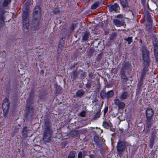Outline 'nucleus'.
Listing matches in <instances>:
<instances>
[{"instance_id":"1","label":"nucleus","mask_w":158,"mask_h":158,"mask_svg":"<svg viewBox=\"0 0 158 158\" xmlns=\"http://www.w3.org/2000/svg\"><path fill=\"white\" fill-rule=\"evenodd\" d=\"M44 124L43 129L44 141L45 143H49L51 141V138L53 132L52 123L48 118L44 120Z\"/></svg>"},{"instance_id":"2","label":"nucleus","mask_w":158,"mask_h":158,"mask_svg":"<svg viewBox=\"0 0 158 158\" xmlns=\"http://www.w3.org/2000/svg\"><path fill=\"white\" fill-rule=\"evenodd\" d=\"M41 10L39 6H36L33 12V17L32 19V29L33 30H38L39 29V23L41 19Z\"/></svg>"},{"instance_id":"3","label":"nucleus","mask_w":158,"mask_h":158,"mask_svg":"<svg viewBox=\"0 0 158 158\" xmlns=\"http://www.w3.org/2000/svg\"><path fill=\"white\" fill-rule=\"evenodd\" d=\"M128 145V143L124 139H120L116 146L117 153L119 156H122Z\"/></svg>"},{"instance_id":"4","label":"nucleus","mask_w":158,"mask_h":158,"mask_svg":"<svg viewBox=\"0 0 158 158\" xmlns=\"http://www.w3.org/2000/svg\"><path fill=\"white\" fill-rule=\"evenodd\" d=\"M141 50L143 63L150 64L151 60L150 57L149 51L144 46L142 47Z\"/></svg>"},{"instance_id":"5","label":"nucleus","mask_w":158,"mask_h":158,"mask_svg":"<svg viewBox=\"0 0 158 158\" xmlns=\"http://www.w3.org/2000/svg\"><path fill=\"white\" fill-rule=\"evenodd\" d=\"M29 14L28 12V10L26 9L25 10H24L22 15L23 24L24 28L26 27L27 29L29 26Z\"/></svg>"},{"instance_id":"6","label":"nucleus","mask_w":158,"mask_h":158,"mask_svg":"<svg viewBox=\"0 0 158 158\" xmlns=\"http://www.w3.org/2000/svg\"><path fill=\"white\" fill-rule=\"evenodd\" d=\"M114 94V92L113 90H111L106 92L105 90H102L100 93V96L102 99H108L113 97Z\"/></svg>"},{"instance_id":"7","label":"nucleus","mask_w":158,"mask_h":158,"mask_svg":"<svg viewBox=\"0 0 158 158\" xmlns=\"http://www.w3.org/2000/svg\"><path fill=\"white\" fill-rule=\"evenodd\" d=\"M123 15L120 14L117 16L116 19H114L113 22L116 26L120 27L123 25L125 23Z\"/></svg>"},{"instance_id":"8","label":"nucleus","mask_w":158,"mask_h":158,"mask_svg":"<svg viewBox=\"0 0 158 158\" xmlns=\"http://www.w3.org/2000/svg\"><path fill=\"white\" fill-rule=\"evenodd\" d=\"M3 102L2 104V108L3 109V114L5 116L9 110V102L8 98L6 97L3 101Z\"/></svg>"},{"instance_id":"9","label":"nucleus","mask_w":158,"mask_h":158,"mask_svg":"<svg viewBox=\"0 0 158 158\" xmlns=\"http://www.w3.org/2000/svg\"><path fill=\"white\" fill-rule=\"evenodd\" d=\"M145 31L146 32V36H152L154 35V31L153 28L152 27V24H146Z\"/></svg>"},{"instance_id":"10","label":"nucleus","mask_w":158,"mask_h":158,"mask_svg":"<svg viewBox=\"0 0 158 158\" xmlns=\"http://www.w3.org/2000/svg\"><path fill=\"white\" fill-rule=\"evenodd\" d=\"M108 7L110 12L113 13H117L119 12L120 8L118 5L117 3H115L113 5H108Z\"/></svg>"},{"instance_id":"11","label":"nucleus","mask_w":158,"mask_h":158,"mask_svg":"<svg viewBox=\"0 0 158 158\" xmlns=\"http://www.w3.org/2000/svg\"><path fill=\"white\" fill-rule=\"evenodd\" d=\"M156 133L155 131H152L149 140V147L150 148H152L154 145V141L156 139Z\"/></svg>"},{"instance_id":"12","label":"nucleus","mask_w":158,"mask_h":158,"mask_svg":"<svg viewBox=\"0 0 158 158\" xmlns=\"http://www.w3.org/2000/svg\"><path fill=\"white\" fill-rule=\"evenodd\" d=\"M5 12L3 7H0V26L1 27L5 23V18L4 14Z\"/></svg>"},{"instance_id":"13","label":"nucleus","mask_w":158,"mask_h":158,"mask_svg":"<svg viewBox=\"0 0 158 158\" xmlns=\"http://www.w3.org/2000/svg\"><path fill=\"white\" fill-rule=\"evenodd\" d=\"M150 64H146V63H143V68L141 73V76L140 77L145 79V75L148 70V67L150 66Z\"/></svg>"},{"instance_id":"14","label":"nucleus","mask_w":158,"mask_h":158,"mask_svg":"<svg viewBox=\"0 0 158 158\" xmlns=\"http://www.w3.org/2000/svg\"><path fill=\"white\" fill-rule=\"evenodd\" d=\"M154 113V110L152 108L150 107L147 108L145 113L146 118H152Z\"/></svg>"},{"instance_id":"15","label":"nucleus","mask_w":158,"mask_h":158,"mask_svg":"<svg viewBox=\"0 0 158 158\" xmlns=\"http://www.w3.org/2000/svg\"><path fill=\"white\" fill-rule=\"evenodd\" d=\"M114 104L118 106V108L120 109H123L124 108L125 104L123 102H121L119 99L117 98L114 100Z\"/></svg>"},{"instance_id":"16","label":"nucleus","mask_w":158,"mask_h":158,"mask_svg":"<svg viewBox=\"0 0 158 158\" xmlns=\"http://www.w3.org/2000/svg\"><path fill=\"white\" fill-rule=\"evenodd\" d=\"M131 67V64L127 61L123 65V67L121 69H123V70L125 72L126 71H128Z\"/></svg>"},{"instance_id":"17","label":"nucleus","mask_w":158,"mask_h":158,"mask_svg":"<svg viewBox=\"0 0 158 158\" xmlns=\"http://www.w3.org/2000/svg\"><path fill=\"white\" fill-rule=\"evenodd\" d=\"M144 19L145 22H147L146 24H152V22L151 17L148 13L145 15L144 16Z\"/></svg>"},{"instance_id":"18","label":"nucleus","mask_w":158,"mask_h":158,"mask_svg":"<svg viewBox=\"0 0 158 158\" xmlns=\"http://www.w3.org/2000/svg\"><path fill=\"white\" fill-rule=\"evenodd\" d=\"M119 1L121 5L123 8L129 7L127 0H119Z\"/></svg>"},{"instance_id":"19","label":"nucleus","mask_w":158,"mask_h":158,"mask_svg":"<svg viewBox=\"0 0 158 158\" xmlns=\"http://www.w3.org/2000/svg\"><path fill=\"white\" fill-rule=\"evenodd\" d=\"M90 35V32L87 31L84 32V35L82 37V40H83V42L88 41Z\"/></svg>"},{"instance_id":"20","label":"nucleus","mask_w":158,"mask_h":158,"mask_svg":"<svg viewBox=\"0 0 158 158\" xmlns=\"http://www.w3.org/2000/svg\"><path fill=\"white\" fill-rule=\"evenodd\" d=\"M129 96V93L126 91H124L120 95L119 98L121 100L127 99Z\"/></svg>"},{"instance_id":"21","label":"nucleus","mask_w":158,"mask_h":158,"mask_svg":"<svg viewBox=\"0 0 158 158\" xmlns=\"http://www.w3.org/2000/svg\"><path fill=\"white\" fill-rule=\"evenodd\" d=\"M29 131L27 129V127H23L22 134L24 138H26L28 136V134Z\"/></svg>"},{"instance_id":"22","label":"nucleus","mask_w":158,"mask_h":158,"mask_svg":"<svg viewBox=\"0 0 158 158\" xmlns=\"http://www.w3.org/2000/svg\"><path fill=\"white\" fill-rule=\"evenodd\" d=\"M125 72L124 71L123 69H121L120 71L121 77L123 79V81L125 82H126L128 80V78H127L125 75Z\"/></svg>"},{"instance_id":"23","label":"nucleus","mask_w":158,"mask_h":158,"mask_svg":"<svg viewBox=\"0 0 158 158\" xmlns=\"http://www.w3.org/2000/svg\"><path fill=\"white\" fill-rule=\"evenodd\" d=\"M144 78L140 77L139 80L138 81L137 87L138 89H140L143 87V81Z\"/></svg>"},{"instance_id":"24","label":"nucleus","mask_w":158,"mask_h":158,"mask_svg":"<svg viewBox=\"0 0 158 158\" xmlns=\"http://www.w3.org/2000/svg\"><path fill=\"white\" fill-rule=\"evenodd\" d=\"M146 126L148 128H150L153 123V121L152 118H146Z\"/></svg>"},{"instance_id":"25","label":"nucleus","mask_w":158,"mask_h":158,"mask_svg":"<svg viewBox=\"0 0 158 158\" xmlns=\"http://www.w3.org/2000/svg\"><path fill=\"white\" fill-rule=\"evenodd\" d=\"M82 72L80 71H78L77 69L74 71L73 73V76H72L73 77V79L75 80L78 77V75L80 73V72Z\"/></svg>"},{"instance_id":"26","label":"nucleus","mask_w":158,"mask_h":158,"mask_svg":"<svg viewBox=\"0 0 158 158\" xmlns=\"http://www.w3.org/2000/svg\"><path fill=\"white\" fill-rule=\"evenodd\" d=\"M85 93V91L82 89L79 90L76 94V96L77 97H81Z\"/></svg>"},{"instance_id":"27","label":"nucleus","mask_w":158,"mask_h":158,"mask_svg":"<svg viewBox=\"0 0 158 158\" xmlns=\"http://www.w3.org/2000/svg\"><path fill=\"white\" fill-rule=\"evenodd\" d=\"M153 45L154 46V50H158V41L156 39H155L153 41Z\"/></svg>"},{"instance_id":"28","label":"nucleus","mask_w":158,"mask_h":158,"mask_svg":"<svg viewBox=\"0 0 158 158\" xmlns=\"http://www.w3.org/2000/svg\"><path fill=\"white\" fill-rule=\"evenodd\" d=\"M132 37H125L124 40L125 41H126V43L127 42L129 44H131L132 41Z\"/></svg>"},{"instance_id":"29","label":"nucleus","mask_w":158,"mask_h":158,"mask_svg":"<svg viewBox=\"0 0 158 158\" xmlns=\"http://www.w3.org/2000/svg\"><path fill=\"white\" fill-rule=\"evenodd\" d=\"M11 0H4L3 3L2 5V7H6L10 3Z\"/></svg>"},{"instance_id":"30","label":"nucleus","mask_w":158,"mask_h":158,"mask_svg":"<svg viewBox=\"0 0 158 158\" xmlns=\"http://www.w3.org/2000/svg\"><path fill=\"white\" fill-rule=\"evenodd\" d=\"M76 152L75 151H72L69 153L68 158H75V154Z\"/></svg>"},{"instance_id":"31","label":"nucleus","mask_w":158,"mask_h":158,"mask_svg":"<svg viewBox=\"0 0 158 158\" xmlns=\"http://www.w3.org/2000/svg\"><path fill=\"white\" fill-rule=\"evenodd\" d=\"M154 55L155 58V61L158 63V49L154 50Z\"/></svg>"},{"instance_id":"32","label":"nucleus","mask_w":158,"mask_h":158,"mask_svg":"<svg viewBox=\"0 0 158 158\" xmlns=\"http://www.w3.org/2000/svg\"><path fill=\"white\" fill-rule=\"evenodd\" d=\"M102 126L104 128L107 129H109L110 127L109 124L106 121H103Z\"/></svg>"},{"instance_id":"33","label":"nucleus","mask_w":158,"mask_h":158,"mask_svg":"<svg viewBox=\"0 0 158 158\" xmlns=\"http://www.w3.org/2000/svg\"><path fill=\"white\" fill-rule=\"evenodd\" d=\"M99 3V2H95L91 6V9L93 10L96 9L97 7H98V6Z\"/></svg>"},{"instance_id":"34","label":"nucleus","mask_w":158,"mask_h":158,"mask_svg":"<svg viewBox=\"0 0 158 158\" xmlns=\"http://www.w3.org/2000/svg\"><path fill=\"white\" fill-rule=\"evenodd\" d=\"M100 42H99L97 40H94L92 44L93 46L94 47H98V45L99 44Z\"/></svg>"},{"instance_id":"35","label":"nucleus","mask_w":158,"mask_h":158,"mask_svg":"<svg viewBox=\"0 0 158 158\" xmlns=\"http://www.w3.org/2000/svg\"><path fill=\"white\" fill-rule=\"evenodd\" d=\"M75 27L74 26L73 24L72 23L70 26V27L69 29V31L70 33H71L73 32L74 29Z\"/></svg>"},{"instance_id":"36","label":"nucleus","mask_w":158,"mask_h":158,"mask_svg":"<svg viewBox=\"0 0 158 158\" xmlns=\"http://www.w3.org/2000/svg\"><path fill=\"white\" fill-rule=\"evenodd\" d=\"M100 111L101 110H99L94 115V118L95 119H96L97 118H99L100 117L101 115Z\"/></svg>"},{"instance_id":"37","label":"nucleus","mask_w":158,"mask_h":158,"mask_svg":"<svg viewBox=\"0 0 158 158\" xmlns=\"http://www.w3.org/2000/svg\"><path fill=\"white\" fill-rule=\"evenodd\" d=\"M29 97L31 99H33L35 97V95L34 94V91H33L31 90L29 94Z\"/></svg>"},{"instance_id":"38","label":"nucleus","mask_w":158,"mask_h":158,"mask_svg":"<svg viewBox=\"0 0 158 158\" xmlns=\"http://www.w3.org/2000/svg\"><path fill=\"white\" fill-rule=\"evenodd\" d=\"M56 89H57V90L56 91V93L58 94H60L62 92V89L60 86H57Z\"/></svg>"},{"instance_id":"39","label":"nucleus","mask_w":158,"mask_h":158,"mask_svg":"<svg viewBox=\"0 0 158 158\" xmlns=\"http://www.w3.org/2000/svg\"><path fill=\"white\" fill-rule=\"evenodd\" d=\"M78 133V131L77 130L73 131L71 132V135L74 136H77Z\"/></svg>"},{"instance_id":"40","label":"nucleus","mask_w":158,"mask_h":158,"mask_svg":"<svg viewBox=\"0 0 158 158\" xmlns=\"http://www.w3.org/2000/svg\"><path fill=\"white\" fill-rule=\"evenodd\" d=\"M78 158H84L85 157L83 154V153L81 151L79 152L77 156Z\"/></svg>"},{"instance_id":"41","label":"nucleus","mask_w":158,"mask_h":158,"mask_svg":"<svg viewBox=\"0 0 158 158\" xmlns=\"http://www.w3.org/2000/svg\"><path fill=\"white\" fill-rule=\"evenodd\" d=\"M116 35H117V34L115 33H114L112 34L110 37V40H114Z\"/></svg>"},{"instance_id":"42","label":"nucleus","mask_w":158,"mask_h":158,"mask_svg":"<svg viewBox=\"0 0 158 158\" xmlns=\"http://www.w3.org/2000/svg\"><path fill=\"white\" fill-rule=\"evenodd\" d=\"M92 82V81H91V82H88L86 84H85V86L88 89H90L91 87V83Z\"/></svg>"},{"instance_id":"43","label":"nucleus","mask_w":158,"mask_h":158,"mask_svg":"<svg viewBox=\"0 0 158 158\" xmlns=\"http://www.w3.org/2000/svg\"><path fill=\"white\" fill-rule=\"evenodd\" d=\"M94 141L97 144H98L99 143V137L97 136H95L94 137Z\"/></svg>"},{"instance_id":"44","label":"nucleus","mask_w":158,"mask_h":158,"mask_svg":"<svg viewBox=\"0 0 158 158\" xmlns=\"http://www.w3.org/2000/svg\"><path fill=\"white\" fill-rule=\"evenodd\" d=\"M86 111L85 110H83L80 113V115L81 117H85V116Z\"/></svg>"},{"instance_id":"45","label":"nucleus","mask_w":158,"mask_h":158,"mask_svg":"<svg viewBox=\"0 0 158 158\" xmlns=\"http://www.w3.org/2000/svg\"><path fill=\"white\" fill-rule=\"evenodd\" d=\"M82 153H83V154L85 157L86 155H88V153L89 154H90V152L89 151L88 152L86 150L83 151Z\"/></svg>"},{"instance_id":"46","label":"nucleus","mask_w":158,"mask_h":158,"mask_svg":"<svg viewBox=\"0 0 158 158\" xmlns=\"http://www.w3.org/2000/svg\"><path fill=\"white\" fill-rule=\"evenodd\" d=\"M89 78H94V74L92 73H89Z\"/></svg>"},{"instance_id":"47","label":"nucleus","mask_w":158,"mask_h":158,"mask_svg":"<svg viewBox=\"0 0 158 158\" xmlns=\"http://www.w3.org/2000/svg\"><path fill=\"white\" fill-rule=\"evenodd\" d=\"M53 12L54 14H57L59 12V10L58 8H55L53 10Z\"/></svg>"},{"instance_id":"48","label":"nucleus","mask_w":158,"mask_h":158,"mask_svg":"<svg viewBox=\"0 0 158 158\" xmlns=\"http://www.w3.org/2000/svg\"><path fill=\"white\" fill-rule=\"evenodd\" d=\"M30 114V112L29 111H28L27 112L26 114V117L27 118H30V115L29 114Z\"/></svg>"},{"instance_id":"49","label":"nucleus","mask_w":158,"mask_h":158,"mask_svg":"<svg viewBox=\"0 0 158 158\" xmlns=\"http://www.w3.org/2000/svg\"><path fill=\"white\" fill-rule=\"evenodd\" d=\"M102 54L101 53L98 55V57H97V60H100L102 58Z\"/></svg>"},{"instance_id":"50","label":"nucleus","mask_w":158,"mask_h":158,"mask_svg":"<svg viewBox=\"0 0 158 158\" xmlns=\"http://www.w3.org/2000/svg\"><path fill=\"white\" fill-rule=\"evenodd\" d=\"M108 110V106H107L106 107L104 111V114H105L107 112Z\"/></svg>"},{"instance_id":"51","label":"nucleus","mask_w":158,"mask_h":158,"mask_svg":"<svg viewBox=\"0 0 158 158\" xmlns=\"http://www.w3.org/2000/svg\"><path fill=\"white\" fill-rule=\"evenodd\" d=\"M89 156L90 158H95V156L94 154H91L89 155Z\"/></svg>"},{"instance_id":"52","label":"nucleus","mask_w":158,"mask_h":158,"mask_svg":"<svg viewBox=\"0 0 158 158\" xmlns=\"http://www.w3.org/2000/svg\"><path fill=\"white\" fill-rule=\"evenodd\" d=\"M62 31L63 32H65V33H64L65 34H66L67 33V29L66 28L64 27V28L62 30Z\"/></svg>"},{"instance_id":"53","label":"nucleus","mask_w":158,"mask_h":158,"mask_svg":"<svg viewBox=\"0 0 158 158\" xmlns=\"http://www.w3.org/2000/svg\"><path fill=\"white\" fill-rule=\"evenodd\" d=\"M141 2L143 4H144L145 3L146 0H141Z\"/></svg>"},{"instance_id":"54","label":"nucleus","mask_w":158,"mask_h":158,"mask_svg":"<svg viewBox=\"0 0 158 158\" xmlns=\"http://www.w3.org/2000/svg\"><path fill=\"white\" fill-rule=\"evenodd\" d=\"M63 41V39H61V40H60L59 42V46H60V45L62 43L61 41Z\"/></svg>"},{"instance_id":"55","label":"nucleus","mask_w":158,"mask_h":158,"mask_svg":"<svg viewBox=\"0 0 158 158\" xmlns=\"http://www.w3.org/2000/svg\"><path fill=\"white\" fill-rule=\"evenodd\" d=\"M44 71L43 70H41L40 71V74L41 75H43L44 73Z\"/></svg>"},{"instance_id":"56","label":"nucleus","mask_w":158,"mask_h":158,"mask_svg":"<svg viewBox=\"0 0 158 158\" xmlns=\"http://www.w3.org/2000/svg\"><path fill=\"white\" fill-rule=\"evenodd\" d=\"M138 40V39H137V38L136 37L135 38V40L134 41V42H137V41Z\"/></svg>"},{"instance_id":"57","label":"nucleus","mask_w":158,"mask_h":158,"mask_svg":"<svg viewBox=\"0 0 158 158\" xmlns=\"http://www.w3.org/2000/svg\"><path fill=\"white\" fill-rule=\"evenodd\" d=\"M82 86H83V85H81V84H80L79 86V87L80 88H82Z\"/></svg>"},{"instance_id":"58","label":"nucleus","mask_w":158,"mask_h":158,"mask_svg":"<svg viewBox=\"0 0 158 158\" xmlns=\"http://www.w3.org/2000/svg\"><path fill=\"white\" fill-rule=\"evenodd\" d=\"M140 42L141 43H142V40H140Z\"/></svg>"},{"instance_id":"59","label":"nucleus","mask_w":158,"mask_h":158,"mask_svg":"<svg viewBox=\"0 0 158 158\" xmlns=\"http://www.w3.org/2000/svg\"><path fill=\"white\" fill-rule=\"evenodd\" d=\"M157 152V150H156V152H155L156 155V154H157L156 153V152Z\"/></svg>"},{"instance_id":"60","label":"nucleus","mask_w":158,"mask_h":158,"mask_svg":"<svg viewBox=\"0 0 158 158\" xmlns=\"http://www.w3.org/2000/svg\"><path fill=\"white\" fill-rule=\"evenodd\" d=\"M74 36H76V37H77V36H76V35H74Z\"/></svg>"},{"instance_id":"61","label":"nucleus","mask_w":158,"mask_h":158,"mask_svg":"<svg viewBox=\"0 0 158 158\" xmlns=\"http://www.w3.org/2000/svg\"><path fill=\"white\" fill-rule=\"evenodd\" d=\"M110 130L113 131V130H112L111 129H110Z\"/></svg>"},{"instance_id":"62","label":"nucleus","mask_w":158,"mask_h":158,"mask_svg":"<svg viewBox=\"0 0 158 158\" xmlns=\"http://www.w3.org/2000/svg\"><path fill=\"white\" fill-rule=\"evenodd\" d=\"M88 81H89V80H88Z\"/></svg>"}]
</instances>
